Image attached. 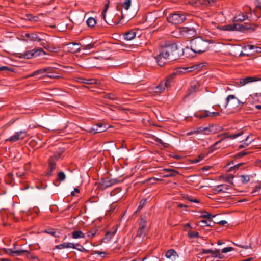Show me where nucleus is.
<instances>
[{"instance_id": "obj_1", "label": "nucleus", "mask_w": 261, "mask_h": 261, "mask_svg": "<svg viewBox=\"0 0 261 261\" xmlns=\"http://www.w3.org/2000/svg\"><path fill=\"white\" fill-rule=\"evenodd\" d=\"M177 45L174 42L165 41L161 45L159 54L155 57L158 64L160 66H163L168 59L176 60L178 56L177 55Z\"/></svg>"}, {"instance_id": "obj_2", "label": "nucleus", "mask_w": 261, "mask_h": 261, "mask_svg": "<svg viewBox=\"0 0 261 261\" xmlns=\"http://www.w3.org/2000/svg\"><path fill=\"white\" fill-rule=\"evenodd\" d=\"M195 69L194 66L179 67L176 69L172 74L167 77L165 81L161 82L159 85L153 87V92L155 93L163 92L166 88H168L171 86V83L176 75L188 73L193 71Z\"/></svg>"}, {"instance_id": "obj_3", "label": "nucleus", "mask_w": 261, "mask_h": 261, "mask_svg": "<svg viewBox=\"0 0 261 261\" xmlns=\"http://www.w3.org/2000/svg\"><path fill=\"white\" fill-rule=\"evenodd\" d=\"M210 42L208 40H203L201 37H196L191 41L190 48L186 47L183 49V53L191 50L194 53L201 54L206 51L209 48Z\"/></svg>"}, {"instance_id": "obj_4", "label": "nucleus", "mask_w": 261, "mask_h": 261, "mask_svg": "<svg viewBox=\"0 0 261 261\" xmlns=\"http://www.w3.org/2000/svg\"><path fill=\"white\" fill-rule=\"evenodd\" d=\"M243 132L242 131L240 133L233 134V135H229L228 133H224L222 134H218L217 136V138H219L220 140L216 142H215L214 144L211 146L209 148V152H212L214 150H215L217 148V146L220 143H221L225 139L229 138L230 139H234L238 137L241 136L243 134Z\"/></svg>"}, {"instance_id": "obj_5", "label": "nucleus", "mask_w": 261, "mask_h": 261, "mask_svg": "<svg viewBox=\"0 0 261 261\" xmlns=\"http://www.w3.org/2000/svg\"><path fill=\"white\" fill-rule=\"evenodd\" d=\"M167 19L169 23L177 25L182 23L186 20V16L185 13L178 12L170 14Z\"/></svg>"}, {"instance_id": "obj_6", "label": "nucleus", "mask_w": 261, "mask_h": 261, "mask_svg": "<svg viewBox=\"0 0 261 261\" xmlns=\"http://www.w3.org/2000/svg\"><path fill=\"white\" fill-rule=\"evenodd\" d=\"M61 152H57L54 155L50 156L48 159V169L46 173V176L50 177L52 175L53 171L55 170L56 163L61 156Z\"/></svg>"}, {"instance_id": "obj_7", "label": "nucleus", "mask_w": 261, "mask_h": 261, "mask_svg": "<svg viewBox=\"0 0 261 261\" xmlns=\"http://www.w3.org/2000/svg\"><path fill=\"white\" fill-rule=\"evenodd\" d=\"M233 28L234 31H239L241 32H244L246 30H252L254 31L258 25L254 23H244L243 24L234 23Z\"/></svg>"}, {"instance_id": "obj_8", "label": "nucleus", "mask_w": 261, "mask_h": 261, "mask_svg": "<svg viewBox=\"0 0 261 261\" xmlns=\"http://www.w3.org/2000/svg\"><path fill=\"white\" fill-rule=\"evenodd\" d=\"M5 252L11 256H20L23 253H27V257L29 258H32V255L28 250L19 249L13 250L12 249H4Z\"/></svg>"}, {"instance_id": "obj_9", "label": "nucleus", "mask_w": 261, "mask_h": 261, "mask_svg": "<svg viewBox=\"0 0 261 261\" xmlns=\"http://www.w3.org/2000/svg\"><path fill=\"white\" fill-rule=\"evenodd\" d=\"M27 136V132L25 130H20L17 132L15 134L5 140L6 142H14L18 141L20 139H24Z\"/></svg>"}, {"instance_id": "obj_10", "label": "nucleus", "mask_w": 261, "mask_h": 261, "mask_svg": "<svg viewBox=\"0 0 261 261\" xmlns=\"http://www.w3.org/2000/svg\"><path fill=\"white\" fill-rule=\"evenodd\" d=\"M107 129V127L106 125H103L101 123H98L92 127L90 128L88 131L92 134H95L96 133L103 132L106 131Z\"/></svg>"}, {"instance_id": "obj_11", "label": "nucleus", "mask_w": 261, "mask_h": 261, "mask_svg": "<svg viewBox=\"0 0 261 261\" xmlns=\"http://www.w3.org/2000/svg\"><path fill=\"white\" fill-rule=\"evenodd\" d=\"M257 79L255 77L248 76L246 78L238 79L235 83L236 85L241 87L252 82L256 81Z\"/></svg>"}, {"instance_id": "obj_12", "label": "nucleus", "mask_w": 261, "mask_h": 261, "mask_svg": "<svg viewBox=\"0 0 261 261\" xmlns=\"http://www.w3.org/2000/svg\"><path fill=\"white\" fill-rule=\"evenodd\" d=\"M180 32L187 38H192L196 35V31L193 28L184 27L180 29Z\"/></svg>"}, {"instance_id": "obj_13", "label": "nucleus", "mask_w": 261, "mask_h": 261, "mask_svg": "<svg viewBox=\"0 0 261 261\" xmlns=\"http://www.w3.org/2000/svg\"><path fill=\"white\" fill-rule=\"evenodd\" d=\"M200 87V85L198 81H193L191 82L190 87L188 90V92L186 96H189L191 94L198 91Z\"/></svg>"}, {"instance_id": "obj_14", "label": "nucleus", "mask_w": 261, "mask_h": 261, "mask_svg": "<svg viewBox=\"0 0 261 261\" xmlns=\"http://www.w3.org/2000/svg\"><path fill=\"white\" fill-rule=\"evenodd\" d=\"M80 44L75 42H71L66 44L68 51L71 53H76L80 51L79 46Z\"/></svg>"}, {"instance_id": "obj_15", "label": "nucleus", "mask_w": 261, "mask_h": 261, "mask_svg": "<svg viewBox=\"0 0 261 261\" xmlns=\"http://www.w3.org/2000/svg\"><path fill=\"white\" fill-rule=\"evenodd\" d=\"M230 186L227 184H221L218 185L214 188L212 190L214 193H219L221 192H226L227 190H229Z\"/></svg>"}, {"instance_id": "obj_16", "label": "nucleus", "mask_w": 261, "mask_h": 261, "mask_svg": "<svg viewBox=\"0 0 261 261\" xmlns=\"http://www.w3.org/2000/svg\"><path fill=\"white\" fill-rule=\"evenodd\" d=\"M230 100H233L234 103L236 105V107H238L239 104H244L246 101H241L233 95H229L227 96L226 99V104L225 108H227Z\"/></svg>"}, {"instance_id": "obj_17", "label": "nucleus", "mask_w": 261, "mask_h": 261, "mask_svg": "<svg viewBox=\"0 0 261 261\" xmlns=\"http://www.w3.org/2000/svg\"><path fill=\"white\" fill-rule=\"evenodd\" d=\"M23 37L29 39L31 41L40 42L43 39H41L37 33H25L23 35Z\"/></svg>"}, {"instance_id": "obj_18", "label": "nucleus", "mask_w": 261, "mask_h": 261, "mask_svg": "<svg viewBox=\"0 0 261 261\" xmlns=\"http://www.w3.org/2000/svg\"><path fill=\"white\" fill-rule=\"evenodd\" d=\"M195 133L196 134H202L204 135H210L211 134L210 132V126L208 127H198L196 130H195Z\"/></svg>"}, {"instance_id": "obj_19", "label": "nucleus", "mask_w": 261, "mask_h": 261, "mask_svg": "<svg viewBox=\"0 0 261 261\" xmlns=\"http://www.w3.org/2000/svg\"><path fill=\"white\" fill-rule=\"evenodd\" d=\"M136 35V33L134 30H130L123 34L124 39L126 40H132Z\"/></svg>"}, {"instance_id": "obj_20", "label": "nucleus", "mask_w": 261, "mask_h": 261, "mask_svg": "<svg viewBox=\"0 0 261 261\" xmlns=\"http://www.w3.org/2000/svg\"><path fill=\"white\" fill-rule=\"evenodd\" d=\"M75 248L74 247V244L72 243H69V242H65L62 244H61L60 245L56 246V248H57L58 249H62L64 248Z\"/></svg>"}, {"instance_id": "obj_21", "label": "nucleus", "mask_w": 261, "mask_h": 261, "mask_svg": "<svg viewBox=\"0 0 261 261\" xmlns=\"http://www.w3.org/2000/svg\"><path fill=\"white\" fill-rule=\"evenodd\" d=\"M19 57L20 58H25V59H31L32 58H34L33 50H30L27 51L25 52H24L23 53H20L19 55Z\"/></svg>"}, {"instance_id": "obj_22", "label": "nucleus", "mask_w": 261, "mask_h": 261, "mask_svg": "<svg viewBox=\"0 0 261 261\" xmlns=\"http://www.w3.org/2000/svg\"><path fill=\"white\" fill-rule=\"evenodd\" d=\"M165 256L168 258H171L172 257H173L174 259H175L176 257H178V255L176 251L173 249L168 250L166 252Z\"/></svg>"}, {"instance_id": "obj_23", "label": "nucleus", "mask_w": 261, "mask_h": 261, "mask_svg": "<svg viewBox=\"0 0 261 261\" xmlns=\"http://www.w3.org/2000/svg\"><path fill=\"white\" fill-rule=\"evenodd\" d=\"M211 134H216L223 130V127L218 125H210Z\"/></svg>"}, {"instance_id": "obj_24", "label": "nucleus", "mask_w": 261, "mask_h": 261, "mask_svg": "<svg viewBox=\"0 0 261 261\" xmlns=\"http://www.w3.org/2000/svg\"><path fill=\"white\" fill-rule=\"evenodd\" d=\"M72 237L73 239L84 238L85 235L81 230H75L72 232Z\"/></svg>"}, {"instance_id": "obj_25", "label": "nucleus", "mask_w": 261, "mask_h": 261, "mask_svg": "<svg viewBox=\"0 0 261 261\" xmlns=\"http://www.w3.org/2000/svg\"><path fill=\"white\" fill-rule=\"evenodd\" d=\"M34 57L46 54V53L41 48H36L32 49Z\"/></svg>"}, {"instance_id": "obj_26", "label": "nucleus", "mask_w": 261, "mask_h": 261, "mask_svg": "<svg viewBox=\"0 0 261 261\" xmlns=\"http://www.w3.org/2000/svg\"><path fill=\"white\" fill-rule=\"evenodd\" d=\"M147 226V219L146 217H141L140 222L139 223V226L138 229H141L142 230H146Z\"/></svg>"}, {"instance_id": "obj_27", "label": "nucleus", "mask_w": 261, "mask_h": 261, "mask_svg": "<svg viewBox=\"0 0 261 261\" xmlns=\"http://www.w3.org/2000/svg\"><path fill=\"white\" fill-rule=\"evenodd\" d=\"M247 19H248V16L246 15L240 14L234 17L233 21L234 22H242Z\"/></svg>"}, {"instance_id": "obj_28", "label": "nucleus", "mask_w": 261, "mask_h": 261, "mask_svg": "<svg viewBox=\"0 0 261 261\" xmlns=\"http://www.w3.org/2000/svg\"><path fill=\"white\" fill-rule=\"evenodd\" d=\"M209 111L207 110H204L202 111L200 113L197 114L196 113L194 114L195 117L199 118V119H203L205 117H208Z\"/></svg>"}, {"instance_id": "obj_29", "label": "nucleus", "mask_w": 261, "mask_h": 261, "mask_svg": "<svg viewBox=\"0 0 261 261\" xmlns=\"http://www.w3.org/2000/svg\"><path fill=\"white\" fill-rule=\"evenodd\" d=\"M80 82L84 84H94L96 83V80L94 79H84V78H81L80 79Z\"/></svg>"}, {"instance_id": "obj_30", "label": "nucleus", "mask_w": 261, "mask_h": 261, "mask_svg": "<svg viewBox=\"0 0 261 261\" xmlns=\"http://www.w3.org/2000/svg\"><path fill=\"white\" fill-rule=\"evenodd\" d=\"M132 5L131 0H125L124 2L122 4V7L126 10H128Z\"/></svg>"}, {"instance_id": "obj_31", "label": "nucleus", "mask_w": 261, "mask_h": 261, "mask_svg": "<svg viewBox=\"0 0 261 261\" xmlns=\"http://www.w3.org/2000/svg\"><path fill=\"white\" fill-rule=\"evenodd\" d=\"M74 247L73 248V249H76L82 252H87L88 250L86 249L82 245H80V244L76 243L74 244Z\"/></svg>"}, {"instance_id": "obj_32", "label": "nucleus", "mask_w": 261, "mask_h": 261, "mask_svg": "<svg viewBox=\"0 0 261 261\" xmlns=\"http://www.w3.org/2000/svg\"><path fill=\"white\" fill-rule=\"evenodd\" d=\"M87 24L89 27H93L96 24V20L93 17H89L87 20Z\"/></svg>"}, {"instance_id": "obj_33", "label": "nucleus", "mask_w": 261, "mask_h": 261, "mask_svg": "<svg viewBox=\"0 0 261 261\" xmlns=\"http://www.w3.org/2000/svg\"><path fill=\"white\" fill-rule=\"evenodd\" d=\"M240 180L243 184H247L250 179V176L248 175H242L240 176Z\"/></svg>"}, {"instance_id": "obj_34", "label": "nucleus", "mask_w": 261, "mask_h": 261, "mask_svg": "<svg viewBox=\"0 0 261 261\" xmlns=\"http://www.w3.org/2000/svg\"><path fill=\"white\" fill-rule=\"evenodd\" d=\"M233 24L225 25L221 27L220 29H221V30H223V31H234V29L233 28Z\"/></svg>"}, {"instance_id": "obj_35", "label": "nucleus", "mask_w": 261, "mask_h": 261, "mask_svg": "<svg viewBox=\"0 0 261 261\" xmlns=\"http://www.w3.org/2000/svg\"><path fill=\"white\" fill-rule=\"evenodd\" d=\"M104 98L110 100H118V98L114 93H108L104 96Z\"/></svg>"}, {"instance_id": "obj_36", "label": "nucleus", "mask_w": 261, "mask_h": 261, "mask_svg": "<svg viewBox=\"0 0 261 261\" xmlns=\"http://www.w3.org/2000/svg\"><path fill=\"white\" fill-rule=\"evenodd\" d=\"M211 222V220H208L207 221L202 220H201L198 222V225L201 227L210 226L211 224L210 223H208V222Z\"/></svg>"}, {"instance_id": "obj_37", "label": "nucleus", "mask_w": 261, "mask_h": 261, "mask_svg": "<svg viewBox=\"0 0 261 261\" xmlns=\"http://www.w3.org/2000/svg\"><path fill=\"white\" fill-rule=\"evenodd\" d=\"M146 203H147V199H142L140 202V203L138 207L137 211H139L141 209H142L145 206V205L146 204Z\"/></svg>"}, {"instance_id": "obj_38", "label": "nucleus", "mask_w": 261, "mask_h": 261, "mask_svg": "<svg viewBox=\"0 0 261 261\" xmlns=\"http://www.w3.org/2000/svg\"><path fill=\"white\" fill-rule=\"evenodd\" d=\"M114 184V182L113 180H109V179H105L103 181V186L105 187H109L111 186Z\"/></svg>"}, {"instance_id": "obj_39", "label": "nucleus", "mask_w": 261, "mask_h": 261, "mask_svg": "<svg viewBox=\"0 0 261 261\" xmlns=\"http://www.w3.org/2000/svg\"><path fill=\"white\" fill-rule=\"evenodd\" d=\"M146 234V230H142L141 229H138L136 234V237H144Z\"/></svg>"}, {"instance_id": "obj_40", "label": "nucleus", "mask_w": 261, "mask_h": 261, "mask_svg": "<svg viewBox=\"0 0 261 261\" xmlns=\"http://www.w3.org/2000/svg\"><path fill=\"white\" fill-rule=\"evenodd\" d=\"M46 49L49 51L56 52L59 50V47H55L53 45L49 44L47 45Z\"/></svg>"}, {"instance_id": "obj_41", "label": "nucleus", "mask_w": 261, "mask_h": 261, "mask_svg": "<svg viewBox=\"0 0 261 261\" xmlns=\"http://www.w3.org/2000/svg\"><path fill=\"white\" fill-rule=\"evenodd\" d=\"M97 230L91 229L87 232V236L89 238H93L95 236Z\"/></svg>"}, {"instance_id": "obj_42", "label": "nucleus", "mask_w": 261, "mask_h": 261, "mask_svg": "<svg viewBox=\"0 0 261 261\" xmlns=\"http://www.w3.org/2000/svg\"><path fill=\"white\" fill-rule=\"evenodd\" d=\"M188 236L189 238L199 237V233L198 232H196V231H190L188 233Z\"/></svg>"}, {"instance_id": "obj_43", "label": "nucleus", "mask_w": 261, "mask_h": 261, "mask_svg": "<svg viewBox=\"0 0 261 261\" xmlns=\"http://www.w3.org/2000/svg\"><path fill=\"white\" fill-rule=\"evenodd\" d=\"M66 178L65 174L63 172H60L58 174V178L57 180H60V181H63Z\"/></svg>"}, {"instance_id": "obj_44", "label": "nucleus", "mask_w": 261, "mask_h": 261, "mask_svg": "<svg viewBox=\"0 0 261 261\" xmlns=\"http://www.w3.org/2000/svg\"><path fill=\"white\" fill-rule=\"evenodd\" d=\"M220 250L219 249H215L214 250H212V252H211V254L213 255V257H219L220 258Z\"/></svg>"}, {"instance_id": "obj_45", "label": "nucleus", "mask_w": 261, "mask_h": 261, "mask_svg": "<svg viewBox=\"0 0 261 261\" xmlns=\"http://www.w3.org/2000/svg\"><path fill=\"white\" fill-rule=\"evenodd\" d=\"M188 4L193 6H198L200 4V0H191L188 2Z\"/></svg>"}, {"instance_id": "obj_46", "label": "nucleus", "mask_w": 261, "mask_h": 261, "mask_svg": "<svg viewBox=\"0 0 261 261\" xmlns=\"http://www.w3.org/2000/svg\"><path fill=\"white\" fill-rule=\"evenodd\" d=\"M117 227L116 226H114L112 227V230L107 232V235L114 236L117 232Z\"/></svg>"}, {"instance_id": "obj_47", "label": "nucleus", "mask_w": 261, "mask_h": 261, "mask_svg": "<svg viewBox=\"0 0 261 261\" xmlns=\"http://www.w3.org/2000/svg\"><path fill=\"white\" fill-rule=\"evenodd\" d=\"M108 3L107 4H106L105 5V8L102 11V16L103 17V19H105V17H106V13L107 12V11L109 8V2L110 1L108 0Z\"/></svg>"}, {"instance_id": "obj_48", "label": "nucleus", "mask_w": 261, "mask_h": 261, "mask_svg": "<svg viewBox=\"0 0 261 261\" xmlns=\"http://www.w3.org/2000/svg\"><path fill=\"white\" fill-rule=\"evenodd\" d=\"M83 49H90L94 47V43H89L86 45H82Z\"/></svg>"}, {"instance_id": "obj_49", "label": "nucleus", "mask_w": 261, "mask_h": 261, "mask_svg": "<svg viewBox=\"0 0 261 261\" xmlns=\"http://www.w3.org/2000/svg\"><path fill=\"white\" fill-rule=\"evenodd\" d=\"M45 73L46 74L55 73V69L51 67L44 68Z\"/></svg>"}, {"instance_id": "obj_50", "label": "nucleus", "mask_w": 261, "mask_h": 261, "mask_svg": "<svg viewBox=\"0 0 261 261\" xmlns=\"http://www.w3.org/2000/svg\"><path fill=\"white\" fill-rule=\"evenodd\" d=\"M234 178V176L231 175V174H229V175H228L226 176L225 178V180L226 181V182H229L230 184H233L232 183V179L233 178Z\"/></svg>"}, {"instance_id": "obj_51", "label": "nucleus", "mask_w": 261, "mask_h": 261, "mask_svg": "<svg viewBox=\"0 0 261 261\" xmlns=\"http://www.w3.org/2000/svg\"><path fill=\"white\" fill-rule=\"evenodd\" d=\"M0 71H9L11 72H14V68H9L8 66H1L0 67Z\"/></svg>"}, {"instance_id": "obj_52", "label": "nucleus", "mask_w": 261, "mask_h": 261, "mask_svg": "<svg viewBox=\"0 0 261 261\" xmlns=\"http://www.w3.org/2000/svg\"><path fill=\"white\" fill-rule=\"evenodd\" d=\"M215 217L214 216H213L210 213H207L206 212H204L203 215L201 216V217L204 218H207L208 220H211L212 217Z\"/></svg>"}, {"instance_id": "obj_53", "label": "nucleus", "mask_w": 261, "mask_h": 261, "mask_svg": "<svg viewBox=\"0 0 261 261\" xmlns=\"http://www.w3.org/2000/svg\"><path fill=\"white\" fill-rule=\"evenodd\" d=\"M45 232L47 233L51 234L55 237H58V236L56 235L57 232L53 229H47L45 230Z\"/></svg>"}, {"instance_id": "obj_54", "label": "nucleus", "mask_w": 261, "mask_h": 261, "mask_svg": "<svg viewBox=\"0 0 261 261\" xmlns=\"http://www.w3.org/2000/svg\"><path fill=\"white\" fill-rule=\"evenodd\" d=\"M152 139L156 142H158L159 144L164 146H165V144L162 141V140L158 138L156 136H153V137H152Z\"/></svg>"}, {"instance_id": "obj_55", "label": "nucleus", "mask_w": 261, "mask_h": 261, "mask_svg": "<svg viewBox=\"0 0 261 261\" xmlns=\"http://www.w3.org/2000/svg\"><path fill=\"white\" fill-rule=\"evenodd\" d=\"M178 173H179L178 172L175 170V173H172V172H168V174L164 175V177L166 178V177H174V176H175Z\"/></svg>"}, {"instance_id": "obj_56", "label": "nucleus", "mask_w": 261, "mask_h": 261, "mask_svg": "<svg viewBox=\"0 0 261 261\" xmlns=\"http://www.w3.org/2000/svg\"><path fill=\"white\" fill-rule=\"evenodd\" d=\"M247 154H248V152H245V151H242V152L237 153L234 155V157L236 158H241Z\"/></svg>"}, {"instance_id": "obj_57", "label": "nucleus", "mask_w": 261, "mask_h": 261, "mask_svg": "<svg viewBox=\"0 0 261 261\" xmlns=\"http://www.w3.org/2000/svg\"><path fill=\"white\" fill-rule=\"evenodd\" d=\"M42 76H46L47 77L51 78V79H59L60 76L59 75H55V73L53 74H48L43 75Z\"/></svg>"}, {"instance_id": "obj_58", "label": "nucleus", "mask_w": 261, "mask_h": 261, "mask_svg": "<svg viewBox=\"0 0 261 261\" xmlns=\"http://www.w3.org/2000/svg\"><path fill=\"white\" fill-rule=\"evenodd\" d=\"M45 70H44V68H42V69L37 70L36 71H35V74H36V75L43 74L45 73Z\"/></svg>"}, {"instance_id": "obj_59", "label": "nucleus", "mask_w": 261, "mask_h": 261, "mask_svg": "<svg viewBox=\"0 0 261 261\" xmlns=\"http://www.w3.org/2000/svg\"><path fill=\"white\" fill-rule=\"evenodd\" d=\"M243 163L236 164V165L230 167V168L229 169V171H231L236 169H238L241 166L243 165Z\"/></svg>"}, {"instance_id": "obj_60", "label": "nucleus", "mask_w": 261, "mask_h": 261, "mask_svg": "<svg viewBox=\"0 0 261 261\" xmlns=\"http://www.w3.org/2000/svg\"><path fill=\"white\" fill-rule=\"evenodd\" d=\"M243 163L236 164V165L230 167V168L229 169V171H231L236 169H238L241 166L243 165Z\"/></svg>"}, {"instance_id": "obj_61", "label": "nucleus", "mask_w": 261, "mask_h": 261, "mask_svg": "<svg viewBox=\"0 0 261 261\" xmlns=\"http://www.w3.org/2000/svg\"><path fill=\"white\" fill-rule=\"evenodd\" d=\"M233 250H234V248H232V247H226V248H223L222 250V252L224 253H227L228 252L232 251Z\"/></svg>"}, {"instance_id": "obj_62", "label": "nucleus", "mask_w": 261, "mask_h": 261, "mask_svg": "<svg viewBox=\"0 0 261 261\" xmlns=\"http://www.w3.org/2000/svg\"><path fill=\"white\" fill-rule=\"evenodd\" d=\"M204 157V155L200 154L199 155L198 158L197 159H196L194 160V162L195 163L199 162L200 161H201Z\"/></svg>"}, {"instance_id": "obj_63", "label": "nucleus", "mask_w": 261, "mask_h": 261, "mask_svg": "<svg viewBox=\"0 0 261 261\" xmlns=\"http://www.w3.org/2000/svg\"><path fill=\"white\" fill-rule=\"evenodd\" d=\"M227 107H229L230 109H234L237 107L233 100H230Z\"/></svg>"}, {"instance_id": "obj_64", "label": "nucleus", "mask_w": 261, "mask_h": 261, "mask_svg": "<svg viewBox=\"0 0 261 261\" xmlns=\"http://www.w3.org/2000/svg\"><path fill=\"white\" fill-rule=\"evenodd\" d=\"M255 5L257 8L261 9V2L260 0H255Z\"/></svg>"}]
</instances>
